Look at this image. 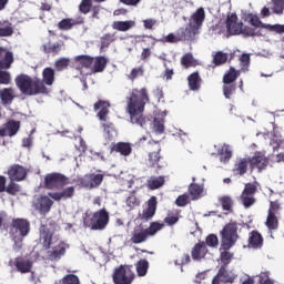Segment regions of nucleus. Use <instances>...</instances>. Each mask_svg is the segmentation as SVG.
<instances>
[{
  "label": "nucleus",
  "instance_id": "obj_39",
  "mask_svg": "<svg viewBox=\"0 0 284 284\" xmlns=\"http://www.w3.org/2000/svg\"><path fill=\"white\" fill-rule=\"evenodd\" d=\"M229 55L223 51H217L213 54V68H219L220 65H225L227 63Z\"/></svg>",
  "mask_w": 284,
  "mask_h": 284
},
{
  "label": "nucleus",
  "instance_id": "obj_43",
  "mask_svg": "<svg viewBox=\"0 0 284 284\" xmlns=\"http://www.w3.org/2000/svg\"><path fill=\"white\" fill-rule=\"evenodd\" d=\"M219 201L224 212H233L232 207L234 206V201L230 195H223Z\"/></svg>",
  "mask_w": 284,
  "mask_h": 284
},
{
  "label": "nucleus",
  "instance_id": "obj_62",
  "mask_svg": "<svg viewBox=\"0 0 284 284\" xmlns=\"http://www.w3.org/2000/svg\"><path fill=\"white\" fill-rule=\"evenodd\" d=\"M258 278L260 284H274V282L270 280V272H262Z\"/></svg>",
  "mask_w": 284,
  "mask_h": 284
},
{
  "label": "nucleus",
  "instance_id": "obj_34",
  "mask_svg": "<svg viewBox=\"0 0 284 284\" xmlns=\"http://www.w3.org/2000/svg\"><path fill=\"white\" fill-rule=\"evenodd\" d=\"M136 26V22L133 20L126 21H114L112 23L113 30H118L119 32H128V30H132Z\"/></svg>",
  "mask_w": 284,
  "mask_h": 284
},
{
  "label": "nucleus",
  "instance_id": "obj_37",
  "mask_svg": "<svg viewBox=\"0 0 284 284\" xmlns=\"http://www.w3.org/2000/svg\"><path fill=\"white\" fill-rule=\"evenodd\" d=\"M241 77V71H236L234 67H230L229 71L223 75L224 85H230Z\"/></svg>",
  "mask_w": 284,
  "mask_h": 284
},
{
  "label": "nucleus",
  "instance_id": "obj_28",
  "mask_svg": "<svg viewBox=\"0 0 284 284\" xmlns=\"http://www.w3.org/2000/svg\"><path fill=\"white\" fill-rule=\"evenodd\" d=\"M111 152H116L121 156H130L132 154V144L129 142H118L112 144Z\"/></svg>",
  "mask_w": 284,
  "mask_h": 284
},
{
  "label": "nucleus",
  "instance_id": "obj_33",
  "mask_svg": "<svg viewBox=\"0 0 284 284\" xmlns=\"http://www.w3.org/2000/svg\"><path fill=\"white\" fill-rule=\"evenodd\" d=\"M105 68H108V59L103 55L95 57L93 60L92 72L99 74V72H103Z\"/></svg>",
  "mask_w": 284,
  "mask_h": 284
},
{
  "label": "nucleus",
  "instance_id": "obj_44",
  "mask_svg": "<svg viewBox=\"0 0 284 284\" xmlns=\"http://www.w3.org/2000/svg\"><path fill=\"white\" fill-rule=\"evenodd\" d=\"M114 41H116V32L105 33L101 37V48H110V44Z\"/></svg>",
  "mask_w": 284,
  "mask_h": 284
},
{
  "label": "nucleus",
  "instance_id": "obj_4",
  "mask_svg": "<svg viewBox=\"0 0 284 284\" xmlns=\"http://www.w3.org/2000/svg\"><path fill=\"white\" fill-rule=\"evenodd\" d=\"M30 234V221L26 219H13L9 227V236L13 241L14 252L23 250V239Z\"/></svg>",
  "mask_w": 284,
  "mask_h": 284
},
{
  "label": "nucleus",
  "instance_id": "obj_36",
  "mask_svg": "<svg viewBox=\"0 0 284 284\" xmlns=\"http://www.w3.org/2000/svg\"><path fill=\"white\" fill-rule=\"evenodd\" d=\"M217 154L220 156L221 163H229L230 159H232V148L230 144H223L217 150Z\"/></svg>",
  "mask_w": 284,
  "mask_h": 284
},
{
  "label": "nucleus",
  "instance_id": "obj_18",
  "mask_svg": "<svg viewBox=\"0 0 284 284\" xmlns=\"http://www.w3.org/2000/svg\"><path fill=\"white\" fill-rule=\"evenodd\" d=\"M165 165L166 163L163 161V156H161V144H156V151L149 153V168L163 170Z\"/></svg>",
  "mask_w": 284,
  "mask_h": 284
},
{
  "label": "nucleus",
  "instance_id": "obj_21",
  "mask_svg": "<svg viewBox=\"0 0 284 284\" xmlns=\"http://www.w3.org/2000/svg\"><path fill=\"white\" fill-rule=\"evenodd\" d=\"M8 176L10 181H26L28 170L20 164H13L8 170Z\"/></svg>",
  "mask_w": 284,
  "mask_h": 284
},
{
  "label": "nucleus",
  "instance_id": "obj_2",
  "mask_svg": "<svg viewBox=\"0 0 284 284\" xmlns=\"http://www.w3.org/2000/svg\"><path fill=\"white\" fill-rule=\"evenodd\" d=\"M126 100V112L130 114L131 123L143 128L146 123L143 112H145V105L150 103V94L148 93V89H132L130 97H128Z\"/></svg>",
  "mask_w": 284,
  "mask_h": 284
},
{
  "label": "nucleus",
  "instance_id": "obj_60",
  "mask_svg": "<svg viewBox=\"0 0 284 284\" xmlns=\"http://www.w3.org/2000/svg\"><path fill=\"white\" fill-rule=\"evenodd\" d=\"M230 250H224L221 253V261L222 263H224V265H230V263L232 262V256L233 254L229 252Z\"/></svg>",
  "mask_w": 284,
  "mask_h": 284
},
{
  "label": "nucleus",
  "instance_id": "obj_32",
  "mask_svg": "<svg viewBox=\"0 0 284 284\" xmlns=\"http://www.w3.org/2000/svg\"><path fill=\"white\" fill-rule=\"evenodd\" d=\"M203 192H204L203 184L191 183L189 185V194L192 201H199V199H202Z\"/></svg>",
  "mask_w": 284,
  "mask_h": 284
},
{
  "label": "nucleus",
  "instance_id": "obj_64",
  "mask_svg": "<svg viewBox=\"0 0 284 284\" xmlns=\"http://www.w3.org/2000/svg\"><path fill=\"white\" fill-rule=\"evenodd\" d=\"M45 52H52L53 54H59V52H61V44L59 43H54V44H50L47 49Z\"/></svg>",
  "mask_w": 284,
  "mask_h": 284
},
{
  "label": "nucleus",
  "instance_id": "obj_17",
  "mask_svg": "<svg viewBox=\"0 0 284 284\" xmlns=\"http://www.w3.org/2000/svg\"><path fill=\"white\" fill-rule=\"evenodd\" d=\"M39 241L43 250H50L52 241H54V231L50 230L45 224L41 225Z\"/></svg>",
  "mask_w": 284,
  "mask_h": 284
},
{
  "label": "nucleus",
  "instance_id": "obj_7",
  "mask_svg": "<svg viewBox=\"0 0 284 284\" xmlns=\"http://www.w3.org/2000/svg\"><path fill=\"white\" fill-rule=\"evenodd\" d=\"M14 63V53L3 47H0V85H10L12 75L10 72L3 70H10Z\"/></svg>",
  "mask_w": 284,
  "mask_h": 284
},
{
  "label": "nucleus",
  "instance_id": "obj_25",
  "mask_svg": "<svg viewBox=\"0 0 284 284\" xmlns=\"http://www.w3.org/2000/svg\"><path fill=\"white\" fill-rule=\"evenodd\" d=\"M93 109L98 112V119H100L101 121H108V114H110V102L105 101V100H99L98 102H95L93 104Z\"/></svg>",
  "mask_w": 284,
  "mask_h": 284
},
{
  "label": "nucleus",
  "instance_id": "obj_24",
  "mask_svg": "<svg viewBox=\"0 0 284 284\" xmlns=\"http://www.w3.org/2000/svg\"><path fill=\"white\" fill-rule=\"evenodd\" d=\"M250 170V158H239L234 162L233 173L237 176H245Z\"/></svg>",
  "mask_w": 284,
  "mask_h": 284
},
{
  "label": "nucleus",
  "instance_id": "obj_42",
  "mask_svg": "<svg viewBox=\"0 0 284 284\" xmlns=\"http://www.w3.org/2000/svg\"><path fill=\"white\" fill-rule=\"evenodd\" d=\"M16 180H10L9 184H4V192L11 196H17L21 192V185L14 182Z\"/></svg>",
  "mask_w": 284,
  "mask_h": 284
},
{
  "label": "nucleus",
  "instance_id": "obj_49",
  "mask_svg": "<svg viewBox=\"0 0 284 284\" xmlns=\"http://www.w3.org/2000/svg\"><path fill=\"white\" fill-rule=\"evenodd\" d=\"M143 74H145L143 67L133 68L130 74H128V80L136 81V79H139V77H143Z\"/></svg>",
  "mask_w": 284,
  "mask_h": 284
},
{
  "label": "nucleus",
  "instance_id": "obj_45",
  "mask_svg": "<svg viewBox=\"0 0 284 284\" xmlns=\"http://www.w3.org/2000/svg\"><path fill=\"white\" fill-rule=\"evenodd\" d=\"M240 34H243V37H262L260 30L244 24H242V31Z\"/></svg>",
  "mask_w": 284,
  "mask_h": 284
},
{
  "label": "nucleus",
  "instance_id": "obj_58",
  "mask_svg": "<svg viewBox=\"0 0 284 284\" xmlns=\"http://www.w3.org/2000/svg\"><path fill=\"white\" fill-rule=\"evenodd\" d=\"M164 223L172 227V225H176L179 223V215L174 213H169L164 219Z\"/></svg>",
  "mask_w": 284,
  "mask_h": 284
},
{
  "label": "nucleus",
  "instance_id": "obj_12",
  "mask_svg": "<svg viewBox=\"0 0 284 284\" xmlns=\"http://www.w3.org/2000/svg\"><path fill=\"white\" fill-rule=\"evenodd\" d=\"M9 263L12 267H14L16 272H19V274H32V276H34V272H32L34 262H32V260L26 256H18Z\"/></svg>",
  "mask_w": 284,
  "mask_h": 284
},
{
  "label": "nucleus",
  "instance_id": "obj_55",
  "mask_svg": "<svg viewBox=\"0 0 284 284\" xmlns=\"http://www.w3.org/2000/svg\"><path fill=\"white\" fill-rule=\"evenodd\" d=\"M234 92H236V84L231 83V84L223 85V94L225 99H231Z\"/></svg>",
  "mask_w": 284,
  "mask_h": 284
},
{
  "label": "nucleus",
  "instance_id": "obj_8",
  "mask_svg": "<svg viewBox=\"0 0 284 284\" xmlns=\"http://www.w3.org/2000/svg\"><path fill=\"white\" fill-rule=\"evenodd\" d=\"M221 236V248L232 250L239 241V224L236 222H230L225 224L223 230L220 232Z\"/></svg>",
  "mask_w": 284,
  "mask_h": 284
},
{
  "label": "nucleus",
  "instance_id": "obj_9",
  "mask_svg": "<svg viewBox=\"0 0 284 284\" xmlns=\"http://www.w3.org/2000/svg\"><path fill=\"white\" fill-rule=\"evenodd\" d=\"M136 275L130 265H120L114 270L113 283L114 284H132Z\"/></svg>",
  "mask_w": 284,
  "mask_h": 284
},
{
  "label": "nucleus",
  "instance_id": "obj_50",
  "mask_svg": "<svg viewBox=\"0 0 284 284\" xmlns=\"http://www.w3.org/2000/svg\"><path fill=\"white\" fill-rule=\"evenodd\" d=\"M153 132H155V134H163V132H165V124H164L163 120H161L159 118H154Z\"/></svg>",
  "mask_w": 284,
  "mask_h": 284
},
{
  "label": "nucleus",
  "instance_id": "obj_14",
  "mask_svg": "<svg viewBox=\"0 0 284 284\" xmlns=\"http://www.w3.org/2000/svg\"><path fill=\"white\" fill-rule=\"evenodd\" d=\"M103 174H87L83 178L78 179L80 187H88L89 190H94L103 183Z\"/></svg>",
  "mask_w": 284,
  "mask_h": 284
},
{
  "label": "nucleus",
  "instance_id": "obj_22",
  "mask_svg": "<svg viewBox=\"0 0 284 284\" xmlns=\"http://www.w3.org/2000/svg\"><path fill=\"white\" fill-rule=\"evenodd\" d=\"M243 22H239V16L232 13L226 18V30L232 36L241 34Z\"/></svg>",
  "mask_w": 284,
  "mask_h": 284
},
{
  "label": "nucleus",
  "instance_id": "obj_1",
  "mask_svg": "<svg viewBox=\"0 0 284 284\" xmlns=\"http://www.w3.org/2000/svg\"><path fill=\"white\" fill-rule=\"evenodd\" d=\"M54 83V69L48 67L42 71V80L32 78L28 74H19L16 77V85L21 94L26 97H37L38 94H48V87Z\"/></svg>",
  "mask_w": 284,
  "mask_h": 284
},
{
  "label": "nucleus",
  "instance_id": "obj_52",
  "mask_svg": "<svg viewBox=\"0 0 284 284\" xmlns=\"http://www.w3.org/2000/svg\"><path fill=\"white\" fill-rule=\"evenodd\" d=\"M92 10V0H81L79 4V12L82 14H88Z\"/></svg>",
  "mask_w": 284,
  "mask_h": 284
},
{
  "label": "nucleus",
  "instance_id": "obj_3",
  "mask_svg": "<svg viewBox=\"0 0 284 284\" xmlns=\"http://www.w3.org/2000/svg\"><path fill=\"white\" fill-rule=\"evenodd\" d=\"M73 196L74 186H68L60 192H49L48 195H39L34 197L32 207L39 212L41 216H45L47 214H50L54 201L59 203V201H68V199H72Z\"/></svg>",
  "mask_w": 284,
  "mask_h": 284
},
{
  "label": "nucleus",
  "instance_id": "obj_35",
  "mask_svg": "<svg viewBox=\"0 0 284 284\" xmlns=\"http://www.w3.org/2000/svg\"><path fill=\"white\" fill-rule=\"evenodd\" d=\"M192 21L194 22L195 28L199 30L203 26L205 21V9L203 7L199 8L191 17Z\"/></svg>",
  "mask_w": 284,
  "mask_h": 284
},
{
  "label": "nucleus",
  "instance_id": "obj_47",
  "mask_svg": "<svg viewBox=\"0 0 284 284\" xmlns=\"http://www.w3.org/2000/svg\"><path fill=\"white\" fill-rule=\"evenodd\" d=\"M14 29L10 22H4L0 26V37H12Z\"/></svg>",
  "mask_w": 284,
  "mask_h": 284
},
{
  "label": "nucleus",
  "instance_id": "obj_13",
  "mask_svg": "<svg viewBox=\"0 0 284 284\" xmlns=\"http://www.w3.org/2000/svg\"><path fill=\"white\" fill-rule=\"evenodd\" d=\"M258 192V189L256 187V184L254 183H246L244 186V190L242 191V194L240 196L242 204L244 207H252L254 203H256L255 194Z\"/></svg>",
  "mask_w": 284,
  "mask_h": 284
},
{
  "label": "nucleus",
  "instance_id": "obj_61",
  "mask_svg": "<svg viewBox=\"0 0 284 284\" xmlns=\"http://www.w3.org/2000/svg\"><path fill=\"white\" fill-rule=\"evenodd\" d=\"M280 210H281V203H278V201L271 202L267 214L277 215Z\"/></svg>",
  "mask_w": 284,
  "mask_h": 284
},
{
  "label": "nucleus",
  "instance_id": "obj_41",
  "mask_svg": "<svg viewBox=\"0 0 284 284\" xmlns=\"http://www.w3.org/2000/svg\"><path fill=\"white\" fill-rule=\"evenodd\" d=\"M265 225L270 232L278 230V217L272 213H267Z\"/></svg>",
  "mask_w": 284,
  "mask_h": 284
},
{
  "label": "nucleus",
  "instance_id": "obj_53",
  "mask_svg": "<svg viewBox=\"0 0 284 284\" xmlns=\"http://www.w3.org/2000/svg\"><path fill=\"white\" fill-rule=\"evenodd\" d=\"M68 65H70V58H60L54 63V68L58 72L65 70Z\"/></svg>",
  "mask_w": 284,
  "mask_h": 284
},
{
  "label": "nucleus",
  "instance_id": "obj_5",
  "mask_svg": "<svg viewBox=\"0 0 284 284\" xmlns=\"http://www.w3.org/2000/svg\"><path fill=\"white\" fill-rule=\"evenodd\" d=\"M110 223V213L105 209H100L99 211L87 215L83 219L84 227L93 230L94 232H103L108 224Z\"/></svg>",
  "mask_w": 284,
  "mask_h": 284
},
{
  "label": "nucleus",
  "instance_id": "obj_16",
  "mask_svg": "<svg viewBox=\"0 0 284 284\" xmlns=\"http://www.w3.org/2000/svg\"><path fill=\"white\" fill-rule=\"evenodd\" d=\"M21 130V121L9 120L0 128V136H17Z\"/></svg>",
  "mask_w": 284,
  "mask_h": 284
},
{
  "label": "nucleus",
  "instance_id": "obj_40",
  "mask_svg": "<svg viewBox=\"0 0 284 284\" xmlns=\"http://www.w3.org/2000/svg\"><path fill=\"white\" fill-rule=\"evenodd\" d=\"M146 185L149 190H159V187H163V185H165V178H151L148 180Z\"/></svg>",
  "mask_w": 284,
  "mask_h": 284
},
{
  "label": "nucleus",
  "instance_id": "obj_63",
  "mask_svg": "<svg viewBox=\"0 0 284 284\" xmlns=\"http://www.w3.org/2000/svg\"><path fill=\"white\" fill-rule=\"evenodd\" d=\"M62 284H79V277L77 275H67L62 280Z\"/></svg>",
  "mask_w": 284,
  "mask_h": 284
},
{
  "label": "nucleus",
  "instance_id": "obj_31",
  "mask_svg": "<svg viewBox=\"0 0 284 284\" xmlns=\"http://www.w3.org/2000/svg\"><path fill=\"white\" fill-rule=\"evenodd\" d=\"M14 90L12 87L0 90V101L3 105H10L14 101Z\"/></svg>",
  "mask_w": 284,
  "mask_h": 284
},
{
  "label": "nucleus",
  "instance_id": "obj_30",
  "mask_svg": "<svg viewBox=\"0 0 284 284\" xmlns=\"http://www.w3.org/2000/svg\"><path fill=\"white\" fill-rule=\"evenodd\" d=\"M187 83L189 89L192 90V92H199V90H201V83H203V80L201 79L199 71H195L187 77Z\"/></svg>",
  "mask_w": 284,
  "mask_h": 284
},
{
  "label": "nucleus",
  "instance_id": "obj_51",
  "mask_svg": "<svg viewBox=\"0 0 284 284\" xmlns=\"http://www.w3.org/2000/svg\"><path fill=\"white\" fill-rule=\"evenodd\" d=\"M58 28L62 31L72 30L74 24L72 22V18H64L58 23Z\"/></svg>",
  "mask_w": 284,
  "mask_h": 284
},
{
  "label": "nucleus",
  "instance_id": "obj_27",
  "mask_svg": "<svg viewBox=\"0 0 284 284\" xmlns=\"http://www.w3.org/2000/svg\"><path fill=\"white\" fill-rule=\"evenodd\" d=\"M196 30L199 29L193 24L179 29L178 34L180 36V41H192L196 37Z\"/></svg>",
  "mask_w": 284,
  "mask_h": 284
},
{
  "label": "nucleus",
  "instance_id": "obj_20",
  "mask_svg": "<svg viewBox=\"0 0 284 284\" xmlns=\"http://www.w3.org/2000/svg\"><path fill=\"white\" fill-rule=\"evenodd\" d=\"M236 275L230 273L227 271V266L223 265L220 267L217 274L213 277L212 284H221L222 283H234Z\"/></svg>",
  "mask_w": 284,
  "mask_h": 284
},
{
  "label": "nucleus",
  "instance_id": "obj_29",
  "mask_svg": "<svg viewBox=\"0 0 284 284\" xmlns=\"http://www.w3.org/2000/svg\"><path fill=\"white\" fill-rule=\"evenodd\" d=\"M205 254H207V246L205 242H199L192 248L191 256L193 261H201V258H205Z\"/></svg>",
  "mask_w": 284,
  "mask_h": 284
},
{
  "label": "nucleus",
  "instance_id": "obj_59",
  "mask_svg": "<svg viewBox=\"0 0 284 284\" xmlns=\"http://www.w3.org/2000/svg\"><path fill=\"white\" fill-rule=\"evenodd\" d=\"M187 203H190V195L187 194L179 195L175 200V205H178V207H185Z\"/></svg>",
  "mask_w": 284,
  "mask_h": 284
},
{
  "label": "nucleus",
  "instance_id": "obj_11",
  "mask_svg": "<svg viewBox=\"0 0 284 284\" xmlns=\"http://www.w3.org/2000/svg\"><path fill=\"white\" fill-rule=\"evenodd\" d=\"M250 162V172H254L256 170L258 173L267 170V165H270V158L265 155L263 151H256L252 156H248Z\"/></svg>",
  "mask_w": 284,
  "mask_h": 284
},
{
  "label": "nucleus",
  "instance_id": "obj_46",
  "mask_svg": "<svg viewBox=\"0 0 284 284\" xmlns=\"http://www.w3.org/2000/svg\"><path fill=\"white\" fill-rule=\"evenodd\" d=\"M150 267V262L148 260H140L136 264L138 276H145Z\"/></svg>",
  "mask_w": 284,
  "mask_h": 284
},
{
  "label": "nucleus",
  "instance_id": "obj_48",
  "mask_svg": "<svg viewBox=\"0 0 284 284\" xmlns=\"http://www.w3.org/2000/svg\"><path fill=\"white\" fill-rule=\"evenodd\" d=\"M272 12L273 14H283L284 12V0H272Z\"/></svg>",
  "mask_w": 284,
  "mask_h": 284
},
{
  "label": "nucleus",
  "instance_id": "obj_15",
  "mask_svg": "<svg viewBox=\"0 0 284 284\" xmlns=\"http://www.w3.org/2000/svg\"><path fill=\"white\" fill-rule=\"evenodd\" d=\"M248 23L253 26V28H264L270 32H276L277 34H284V24H265L261 21L258 16L251 14L248 16Z\"/></svg>",
  "mask_w": 284,
  "mask_h": 284
},
{
  "label": "nucleus",
  "instance_id": "obj_57",
  "mask_svg": "<svg viewBox=\"0 0 284 284\" xmlns=\"http://www.w3.org/2000/svg\"><path fill=\"white\" fill-rule=\"evenodd\" d=\"M181 41V38L179 36V31L176 33H169L166 37L162 39L163 43H179Z\"/></svg>",
  "mask_w": 284,
  "mask_h": 284
},
{
  "label": "nucleus",
  "instance_id": "obj_26",
  "mask_svg": "<svg viewBox=\"0 0 284 284\" xmlns=\"http://www.w3.org/2000/svg\"><path fill=\"white\" fill-rule=\"evenodd\" d=\"M65 250H68V244L61 241L51 251H48V256L50 261H59L61 256H65Z\"/></svg>",
  "mask_w": 284,
  "mask_h": 284
},
{
  "label": "nucleus",
  "instance_id": "obj_38",
  "mask_svg": "<svg viewBox=\"0 0 284 284\" xmlns=\"http://www.w3.org/2000/svg\"><path fill=\"white\" fill-rule=\"evenodd\" d=\"M75 63H78L79 65H81V68H87L90 69L92 68L93 63H94V58L90 57V55H77L74 58Z\"/></svg>",
  "mask_w": 284,
  "mask_h": 284
},
{
  "label": "nucleus",
  "instance_id": "obj_23",
  "mask_svg": "<svg viewBox=\"0 0 284 284\" xmlns=\"http://www.w3.org/2000/svg\"><path fill=\"white\" fill-rule=\"evenodd\" d=\"M156 214V197L152 196L148 201V206L142 211V213L139 215L140 221H152L154 219V215Z\"/></svg>",
  "mask_w": 284,
  "mask_h": 284
},
{
  "label": "nucleus",
  "instance_id": "obj_54",
  "mask_svg": "<svg viewBox=\"0 0 284 284\" xmlns=\"http://www.w3.org/2000/svg\"><path fill=\"white\" fill-rule=\"evenodd\" d=\"M204 244L207 247H219V236H216V234H209L205 239Z\"/></svg>",
  "mask_w": 284,
  "mask_h": 284
},
{
  "label": "nucleus",
  "instance_id": "obj_6",
  "mask_svg": "<svg viewBox=\"0 0 284 284\" xmlns=\"http://www.w3.org/2000/svg\"><path fill=\"white\" fill-rule=\"evenodd\" d=\"M163 227H165L164 223L155 221L151 222L146 229H134L131 234L130 243H133V245H141V243H145L150 236H156Z\"/></svg>",
  "mask_w": 284,
  "mask_h": 284
},
{
  "label": "nucleus",
  "instance_id": "obj_56",
  "mask_svg": "<svg viewBox=\"0 0 284 284\" xmlns=\"http://www.w3.org/2000/svg\"><path fill=\"white\" fill-rule=\"evenodd\" d=\"M181 65L183 68H192L194 65V57L191 53H186L181 58Z\"/></svg>",
  "mask_w": 284,
  "mask_h": 284
},
{
  "label": "nucleus",
  "instance_id": "obj_10",
  "mask_svg": "<svg viewBox=\"0 0 284 284\" xmlns=\"http://www.w3.org/2000/svg\"><path fill=\"white\" fill-rule=\"evenodd\" d=\"M70 179L61 173H49L44 176L45 190H63L70 182Z\"/></svg>",
  "mask_w": 284,
  "mask_h": 284
},
{
  "label": "nucleus",
  "instance_id": "obj_19",
  "mask_svg": "<svg viewBox=\"0 0 284 284\" xmlns=\"http://www.w3.org/2000/svg\"><path fill=\"white\" fill-rule=\"evenodd\" d=\"M263 235L257 230H254L248 233L247 245H244V247H248V250H263Z\"/></svg>",
  "mask_w": 284,
  "mask_h": 284
}]
</instances>
